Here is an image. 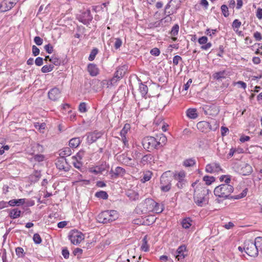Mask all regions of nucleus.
<instances>
[{
    "label": "nucleus",
    "instance_id": "obj_56",
    "mask_svg": "<svg viewBox=\"0 0 262 262\" xmlns=\"http://www.w3.org/2000/svg\"><path fill=\"white\" fill-rule=\"evenodd\" d=\"M160 53V50L157 48H155L151 49L150 51V54L152 55H154L156 56L159 55Z\"/></svg>",
    "mask_w": 262,
    "mask_h": 262
},
{
    "label": "nucleus",
    "instance_id": "obj_59",
    "mask_svg": "<svg viewBox=\"0 0 262 262\" xmlns=\"http://www.w3.org/2000/svg\"><path fill=\"white\" fill-rule=\"evenodd\" d=\"M39 49L35 45L32 46V53L34 56H36L39 54Z\"/></svg>",
    "mask_w": 262,
    "mask_h": 262
},
{
    "label": "nucleus",
    "instance_id": "obj_30",
    "mask_svg": "<svg viewBox=\"0 0 262 262\" xmlns=\"http://www.w3.org/2000/svg\"><path fill=\"white\" fill-rule=\"evenodd\" d=\"M209 122L207 121H201L198 123L196 126L197 128L200 129L201 132H204V128L206 129L208 128V126H209Z\"/></svg>",
    "mask_w": 262,
    "mask_h": 262
},
{
    "label": "nucleus",
    "instance_id": "obj_14",
    "mask_svg": "<svg viewBox=\"0 0 262 262\" xmlns=\"http://www.w3.org/2000/svg\"><path fill=\"white\" fill-rule=\"evenodd\" d=\"M118 159L121 161L122 164H125L130 167H134L135 165V160H133L132 158L127 157L124 154L118 157Z\"/></svg>",
    "mask_w": 262,
    "mask_h": 262
},
{
    "label": "nucleus",
    "instance_id": "obj_25",
    "mask_svg": "<svg viewBox=\"0 0 262 262\" xmlns=\"http://www.w3.org/2000/svg\"><path fill=\"white\" fill-rule=\"evenodd\" d=\"M21 211L17 208H14L10 211L9 215L12 219H15L20 216Z\"/></svg>",
    "mask_w": 262,
    "mask_h": 262
},
{
    "label": "nucleus",
    "instance_id": "obj_28",
    "mask_svg": "<svg viewBox=\"0 0 262 262\" xmlns=\"http://www.w3.org/2000/svg\"><path fill=\"white\" fill-rule=\"evenodd\" d=\"M80 143V139L79 138H74L69 141V146L70 147L76 148Z\"/></svg>",
    "mask_w": 262,
    "mask_h": 262
},
{
    "label": "nucleus",
    "instance_id": "obj_23",
    "mask_svg": "<svg viewBox=\"0 0 262 262\" xmlns=\"http://www.w3.org/2000/svg\"><path fill=\"white\" fill-rule=\"evenodd\" d=\"M154 157L151 154H147L142 157L140 162L145 165L148 163H151L154 161Z\"/></svg>",
    "mask_w": 262,
    "mask_h": 262
},
{
    "label": "nucleus",
    "instance_id": "obj_11",
    "mask_svg": "<svg viewBox=\"0 0 262 262\" xmlns=\"http://www.w3.org/2000/svg\"><path fill=\"white\" fill-rule=\"evenodd\" d=\"M56 167L60 170H64L65 171H68L69 165L64 157H59L57 159L56 162Z\"/></svg>",
    "mask_w": 262,
    "mask_h": 262
},
{
    "label": "nucleus",
    "instance_id": "obj_47",
    "mask_svg": "<svg viewBox=\"0 0 262 262\" xmlns=\"http://www.w3.org/2000/svg\"><path fill=\"white\" fill-rule=\"evenodd\" d=\"M33 239L34 242L36 244H39L42 242L41 238L40 236L39 235V234L38 233H35L34 234Z\"/></svg>",
    "mask_w": 262,
    "mask_h": 262
},
{
    "label": "nucleus",
    "instance_id": "obj_46",
    "mask_svg": "<svg viewBox=\"0 0 262 262\" xmlns=\"http://www.w3.org/2000/svg\"><path fill=\"white\" fill-rule=\"evenodd\" d=\"M16 254L19 257H23L25 256L24 249L20 247H17L15 249Z\"/></svg>",
    "mask_w": 262,
    "mask_h": 262
},
{
    "label": "nucleus",
    "instance_id": "obj_50",
    "mask_svg": "<svg viewBox=\"0 0 262 262\" xmlns=\"http://www.w3.org/2000/svg\"><path fill=\"white\" fill-rule=\"evenodd\" d=\"M221 10L224 16L227 17L229 16L228 8L226 5H223L221 6Z\"/></svg>",
    "mask_w": 262,
    "mask_h": 262
},
{
    "label": "nucleus",
    "instance_id": "obj_3",
    "mask_svg": "<svg viewBox=\"0 0 262 262\" xmlns=\"http://www.w3.org/2000/svg\"><path fill=\"white\" fill-rule=\"evenodd\" d=\"M199 190L195 191L194 201L199 206L202 207L208 203V198L207 195L209 193L210 190L206 188H203L200 192H199Z\"/></svg>",
    "mask_w": 262,
    "mask_h": 262
},
{
    "label": "nucleus",
    "instance_id": "obj_62",
    "mask_svg": "<svg viewBox=\"0 0 262 262\" xmlns=\"http://www.w3.org/2000/svg\"><path fill=\"white\" fill-rule=\"evenodd\" d=\"M217 32L216 29H212L210 30L209 29H208L206 30L205 33L210 36H211L212 35H214L215 34V33Z\"/></svg>",
    "mask_w": 262,
    "mask_h": 262
},
{
    "label": "nucleus",
    "instance_id": "obj_64",
    "mask_svg": "<svg viewBox=\"0 0 262 262\" xmlns=\"http://www.w3.org/2000/svg\"><path fill=\"white\" fill-rule=\"evenodd\" d=\"M256 17L259 19H261L262 18V9L258 8L257 10L256 14Z\"/></svg>",
    "mask_w": 262,
    "mask_h": 262
},
{
    "label": "nucleus",
    "instance_id": "obj_12",
    "mask_svg": "<svg viewBox=\"0 0 262 262\" xmlns=\"http://www.w3.org/2000/svg\"><path fill=\"white\" fill-rule=\"evenodd\" d=\"M102 134L101 132H90L86 134L87 136V142L89 144H91L95 141H97V139L100 138Z\"/></svg>",
    "mask_w": 262,
    "mask_h": 262
},
{
    "label": "nucleus",
    "instance_id": "obj_29",
    "mask_svg": "<svg viewBox=\"0 0 262 262\" xmlns=\"http://www.w3.org/2000/svg\"><path fill=\"white\" fill-rule=\"evenodd\" d=\"M192 220L189 217H186L181 222V224L183 228L188 229L191 226Z\"/></svg>",
    "mask_w": 262,
    "mask_h": 262
},
{
    "label": "nucleus",
    "instance_id": "obj_61",
    "mask_svg": "<svg viewBox=\"0 0 262 262\" xmlns=\"http://www.w3.org/2000/svg\"><path fill=\"white\" fill-rule=\"evenodd\" d=\"M182 58L179 55H176L173 58V63L174 65H178L179 61L182 60Z\"/></svg>",
    "mask_w": 262,
    "mask_h": 262
},
{
    "label": "nucleus",
    "instance_id": "obj_33",
    "mask_svg": "<svg viewBox=\"0 0 262 262\" xmlns=\"http://www.w3.org/2000/svg\"><path fill=\"white\" fill-rule=\"evenodd\" d=\"M139 91L142 97H145L148 92L147 85L141 83L139 85Z\"/></svg>",
    "mask_w": 262,
    "mask_h": 262
},
{
    "label": "nucleus",
    "instance_id": "obj_24",
    "mask_svg": "<svg viewBox=\"0 0 262 262\" xmlns=\"http://www.w3.org/2000/svg\"><path fill=\"white\" fill-rule=\"evenodd\" d=\"M226 77V73L225 71H220L214 73L212 75V77L214 79L217 80H222V79L225 78Z\"/></svg>",
    "mask_w": 262,
    "mask_h": 262
},
{
    "label": "nucleus",
    "instance_id": "obj_44",
    "mask_svg": "<svg viewBox=\"0 0 262 262\" xmlns=\"http://www.w3.org/2000/svg\"><path fill=\"white\" fill-rule=\"evenodd\" d=\"M98 50L97 48L93 49L91 51V53L89 55V60L90 61H93L95 59L96 55L98 53Z\"/></svg>",
    "mask_w": 262,
    "mask_h": 262
},
{
    "label": "nucleus",
    "instance_id": "obj_49",
    "mask_svg": "<svg viewBox=\"0 0 262 262\" xmlns=\"http://www.w3.org/2000/svg\"><path fill=\"white\" fill-rule=\"evenodd\" d=\"M46 124L45 123H39L38 122L34 124V127L41 131L42 129H44L46 128Z\"/></svg>",
    "mask_w": 262,
    "mask_h": 262
},
{
    "label": "nucleus",
    "instance_id": "obj_1",
    "mask_svg": "<svg viewBox=\"0 0 262 262\" xmlns=\"http://www.w3.org/2000/svg\"><path fill=\"white\" fill-rule=\"evenodd\" d=\"M234 188L232 185L228 184H222L214 188V194L217 197L226 199L229 198Z\"/></svg>",
    "mask_w": 262,
    "mask_h": 262
},
{
    "label": "nucleus",
    "instance_id": "obj_4",
    "mask_svg": "<svg viewBox=\"0 0 262 262\" xmlns=\"http://www.w3.org/2000/svg\"><path fill=\"white\" fill-rule=\"evenodd\" d=\"M172 179V173L170 171H166L162 174L160 178V188L162 191L167 192L170 190Z\"/></svg>",
    "mask_w": 262,
    "mask_h": 262
},
{
    "label": "nucleus",
    "instance_id": "obj_31",
    "mask_svg": "<svg viewBox=\"0 0 262 262\" xmlns=\"http://www.w3.org/2000/svg\"><path fill=\"white\" fill-rule=\"evenodd\" d=\"M209 126H208V128L210 130H215L219 127V122L215 120H211L210 122H209Z\"/></svg>",
    "mask_w": 262,
    "mask_h": 262
},
{
    "label": "nucleus",
    "instance_id": "obj_58",
    "mask_svg": "<svg viewBox=\"0 0 262 262\" xmlns=\"http://www.w3.org/2000/svg\"><path fill=\"white\" fill-rule=\"evenodd\" d=\"M74 161H73V164L74 166L78 169H80L82 165V164L78 161V160H74Z\"/></svg>",
    "mask_w": 262,
    "mask_h": 262
},
{
    "label": "nucleus",
    "instance_id": "obj_55",
    "mask_svg": "<svg viewBox=\"0 0 262 262\" xmlns=\"http://www.w3.org/2000/svg\"><path fill=\"white\" fill-rule=\"evenodd\" d=\"M34 41L37 46L41 45L43 42L42 39L39 36L35 37L34 38Z\"/></svg>",
    "mask_w": 262,
    "mask_h": 262
},
{
    "label": "nucleus",
    "instance_id": "obj_43",
    "mask_svg": "<svg viewBox=\"0 0 262 262\" xmlns=\"http://www.w3.org/2000/svg\"><path fill=\"white\" fill-rule=\"evenodd\" d=\"M50 61L55 66H59L61 64V60L55 56L51 57Z\"/></svg>",
    "mask_w": 262,
    "mask_h": 262
},
{
    "label": "nucleus",
    "instance_id": "obj_51",
    "mask_svg": "<svg viewBox=\"0 0 262 262\" xmlns=\"http://www.w3.org/2000/svg\"><path fill=\"white\" fill-rule=\"evenodd\" d=\"M79 111L81 113H85L87 111L86 104L85 102H81L79 105Z\"/></svg>",
    "mask_w": 262,
    "mask_h": 262
},
{
    "label": "nucleus",
    "instance_id": "obj_54",
    "mask_svg": "<svg viewBox=\"0 0 262 262\" xmlns=\"http://www.w3.org/2000/svg\"><path fill=\"white\" fill-rule=\"evenodd\" d=\"M34 160L38 162H41L44 160L45 156L43 155H35L34 157Z\"/></svg>",
    "mask_w": 262,
    "mask_h": 262
},
{
    "label": "nucleus",
    "instance_id": "obj_19",
    "mask_svg": "<svg viewBox=\"0 0 262 262\" xmlns=\"http://www.w3.org/2000/svg\"><path fill=\"white\" fill-rule=\"evenodd\" d=\"M157 142L158 144V148L160 147L163 146L166 144L167 142V138L163 134H160L157 136Z\"/></svg>",
    "mask_w": 262,
    "mask_h": 262
},
{
    "label": "nucleus",
    "instance_id": "obj_34",
    "mask_svg": "<svg viewBox=\"0 0 262 262\" xmlns=\"http://www.w3.org/2000/svg\"><path fill=\"white\" fill-rule=\"evenodd\" d=\"M71 155V150L70 147H66L62 149L60 151L59 155L60 157H64L65 156H69Z\"/></svg>",
    "mask_w": 262,
    "mask_h": 262
},
{
    "label": "nucleus",
    "instance_id": "obj_48",
    "mask_svg": "<svg viewBox=\"0 0 262 262\" xmlns=\"http://www.w3.org/2000/svg\"><path fill=\"white\" fill-rule=\"evenodd\" d=\"M130 129V126L129 124H126L124 127L121 129L120 132V135L121 136H126V134H127V132Z\"/></svg>",
    "mask_w": 262,
    "mask_h": 262
},
{
    "label": "nucleus",
    "instance_id": "obj_20",
    "mask_svg": "<svg viewBox=\"0 0 262 262\" xmlns=\"http://www.w3.org/2000/svg\"><path fill=\"white\" fill-rule=\"evenodd\" d=\"M106 165L105 164H102L100 166H96L95 168H91L90 171L96 174L101 173L106 169Z\"/></svg>",
    "mask_w": 262,
    "mask_h": 262
},
{
    "label": "nucleus",
    "instance_id": "obj_15",
    "mask_svg": "<svg viewBox=\"0 0 262 262\" xmlns=\"http://www.w3.org/2000/svg\"><path fill=\"white\" fill-rule=\"evenodd\" d=\"M186 247L185 245H182L180 246L177 251L176 254V258L178 259L179 261H182L184 259L186 255Z\"/></svg>",
    "mask_w": 262,
    "mask_h": 262
},
{
    "label": "nucleus",
    "instance_id": "obj_42",
    "mask_svg": "<svg viewBox=\"0 0 262 262\" xmlns=\"http://www.w3.org/2000/svg\"><path fill=\"white\" fill-rule=\"evenodd\" d=\"M54 67L52 64L50 65H45L43 66L41 68V72L42 73H47L52 71Z\"/></svg>",
    "mask_w": 262,
    "mask_h": 262
},
{
    "label": "nucleus",
    "instance_id": "obj_57",
    "mask_svg": "<svg viewBox=\"0 0 262 262\" xmlns=\"http://www.w3.org/2000/svg\"><path fill=\"white\" fill-rule=\"evenodd\" d=\"M207 41L208 38L206 36H202L198 40V42L200 45H204L207 42Z\"/></svg>",
    "mask_w": 262,
    "mask_h": 262
},
{
    "label": "nucleus",
    "instance_id": "obj_8",
    "mask_svg": "<svg viewBox=\"0 0 262 262\" xmlns=\"http://www.w3.org/2000/svg\"><path fill=\"white\" fill-rule=\"evenodd\" d=\"M19 0H4L1 5L0 9L2 12H6L11 9Z\"/></svg>",
    "mask_w": 262,
    "mask_h": 262
},
{
    "label": "nucleus",
    "instance_id": "obj_18",
    "mask_svg": "<svg viewBox=\"0 0 262 262\" xmlns=\"http://www.w3.org/2000/svg\"><path fill=\"white\" fill-rule=\"evenodd\" d=\"M88 71L92 76H95L99 73V69L96 64L93 63L89 64L88 66Z\"/></svg>",
    "mask_w": 262,
    "mask_h": 262
},
{
    "label": "nucleus",
    "instance_id": "obj_2",
    "mask_svg": "<svg viewBox=\"0 0 262 262\" xmlns=\"http://www.w3.org/2000/svg\"><path fill=\"white\" fill-rule=\"evenodd\" d=\"M118 218V214L117 211L111 210L100 213L97 217V220L100 223L107 224L115 221Z\"/></svg>",
    "mask_w": 262,
    "mask_h": 262
},
{
    "label": "nucleus",
    "instance_id": "obj_13",
    "mask_svg": "<svg viewBox=\"0 0 262 262\" xmlns=\"http://www.w3.org/2000/svg\"><path fill=\"white\" fill-rule=\"evenodd\" d=\"M61 95L59 89L56 87L53 88L48 92V97L53 101H57Z\"/></svg>",
    "mask_w": 262,
    "mask_h": 262
},
{
    "label": "nucleus",
    "instance_id": "obj_32",
    "mask_svg": "<svg viewBox=\"0 0 262 262\" xmlns=\"http://www.w3.org/2000/svg\"><path fill=\"white\" fill-rule=\"evenodd\" d=\"M164 206L163 204H159V203L156 202V205L154 206V208L153 209L152 212L156 213H161L164 210Z\"/></svg>",
    "mask_w": 262,
    "mask_h": 262
},
{
    "label": "nucleus",
    "instance_id": "obj_27",
    "mask_svg": "<svg viewBox=\"0 0 262 262\" xmlns=\"http://www.w3.org/2000/svg\"><path fill=\"white\" fill-rule=\"evenodd\" d=\"M186 176V173L184 171H181L178 173H176L172 177L178 181L182 182L185 181L184 178Z\"/></svg>",
    "mask_w": 262,
    "mask_h": 262
},
{
    "label": "nucleus",
    "instance_id": "obj_10",
    "mask_svg": "<svg viewBox=\"0 0 262 262\" xmlns=\"http://www.w3.org/2000/svg\"><path fill=\"white\" fill-rule=\"evenodd\" d=\"M205 170L207 172L212 173L222 171L223 169L219 163L213 162L207 164L206 166Z\"/></svg>",
    "mask_w": 262,
    "mask_h": 262
},
{
    "label": "nucleus",
    "instance_id": "obj_9",
    "mask_svg": "<svg viewBox=\"0 0 262 262\" xmlns=\"http://www.w3.org/2000/svg\"><path fill=\"white\" fill-rule=\"evenodd\" d=\"M70 239L72 244L77 245L84 239V235L81 232L74 231L70 235Z\"/></svg>",
    "mask_w": 262,
    "mask_h": 262
},
{
    "label": "nucleus",
    "instance_id": "obj_6",
    "mask_svg": "<svg viewBox=\"0 0 262 262\" xmlns=\"http://www.w3.org/2000/svg\"><path fill=\"white\" fill-rule=\"evenodd\" d=\"M244 249L245 252L251 257H256L258 254V249L252 241L248 240L245 242Z\"/></svg>",
    "mask_w": 262,
    "mask_h": 262
},
{
    "label": "nucleus",
    "instance_id": "obj_40",
    "mask_svg": "<svg viewBox=\"0 0 262 262\" xmlns=\"http://www.w3.org/2000/svg\"><path fill=\"white\" fill-rule=\"evenodd\" d=\"M220 180L224 182V184H229L231 182V177L229 175H223L220 177Z\"/></svg>",
    "mask_w": 262,
    "mask_h": 262
},
{
    "label": "nucleus",
    "instance_id": "obj_63",
    "mask_svg": "<svg viewBox=\"0 0 262 262\" xmlns=\"http://www.w3.org/2000/svg\"><path fill=\"white\" fill-rule=\"evenodd\" d=\"M35 63L36 66H40L43 64V59L41 57H38L35 60Z\"/></svg>",
    "mask_w": 262,
    "mask_h": 262
},
{
    "label": "nucleus",
    "instance_id": "obj_26",
    "mask_svg": "<svg viewBox=\"0 0 262 262\" xmlns=\"http://www.w3.org/2000/svg\"><path fill=\"white\" fill-rule=\"evenodd\" d=\"M186 115L190 119H195L198 117V115L196 113V110L195 108H189L186 112Z\"/></svg>",
    "mask_w": 262,
    "mask_h": 262
},
{
    "label": "nucleus",
    "instance_id": "obj_41",
    "mask_svg": "<svg viewBox=\"0 0 262 262\" xmlns=\"http://www.w3.org/2000/svg\"><path fill=\"white\" fill-rule=\"evenodd\" d=\"M203 180L207 185H209L215 181V179L212 176H205L203 177Z\"/></svg>",
    "mask_w": 262,
    "mask_h": 262
},
{
    "label": "nucleus",
    "instance_id": "obj_16",
    "mask_svg": "<svg viewBox=\"0 0 262 262\" xmlns=\"http://www.w3.org/2000/svg\"><path fill=\"white\" fill-rule=\"evenodd\" d=\"M144 205L146 208V211L152 212L154 206L156 205V202L151 199H146L144 201Z\"/></svg>",
    "mask_w": 262,
    "mask_h": 262
},
{
    "label": "nucleus",
    "instance_id": "obj_5",
    "mask_svg": "<svg viewBox=\"0 0 262 262\" xmlns=\"http://www.w3.org/2000/svg\"><path fill=\"white\" fill-rule=\"evenodd\" d=\"M142 145L144 149L151 151L155 149H158L157 139L154 137L147 136L142 140Z\"/></svg>",
    "mask_w": 262,
    "mask_h": 262
},
{
    "label": "nucleus",
    "instance_id": "obj_21",
    "mask_svg": "<svg viewBox=\"0 0 262 262\" xmlns=\"http://www.w3.org/2000/svg\"><path fill=\"white\" fill-rule=\"evenodd\" d=\"M252 172V167L248 164H245L241 168V172L244 176L250 174Z\"/></svg>",
    "mask_w": 262,
    "mask_h": 262
},
{
    "label": "nucleus",
    "instance_id": "obj_37",
    "mask_svg": "<svg viewBox=\"0 0 262 262\" xmlns=\"http://www.w3.org/2000/svg\"><path fill=\"white\" fill-rule=\"evenodd\" d=\"M254 244H255V246H256L257 249H258V251H260L262 250V237H257L255 241L253 242Z\"/></svg>",
    "mask_w": 262,
    "mask_h": 262
},
{
    "label": "nucleus",
    "instance_id": "obj_45",
    "mask_svg": "<svg viewBox=\"0 0 262 262\" xmlns=\"http://www.w3.org/2000/svg\"><path fill=\"white\" fill-rule=\"evenodd\" d=\"M247 190L246 189L243 191V192L238 195L231 196V198L233 199H239L245 197L247 195Z\"/></svg>",
    "mask_w": 262,
    "mask_h": 262
},
{
    "label": "nucleus",
    "instance_id": "obj_7",
    "mask_svg": "<svg viewBox=\"0 0 262 262\" xmlns=\"http://www.w3.org/2000/svg\"><path fill=\"white\" fill-rule=\"evenodd\" d=\"M78 19L84 25H89L93 19V16L91 14L90 9L83 10L81 14L77 16Z\"/></svg>",
    "mask_w": 262,
    "mask_h": 262
},
{
    "label": "nucleus",
    "instance_id": "obj_38",
    "mask_svg": "<svg viewBox=\"0 0 262 262\" xmlns=\"http://www.w3.org/2000/svg\"><path fill=\"white\" fill-rule=\"evenodd\" d=\"M141 249L142 250L147 252L148 251V246L147 245V236H145L142 239V245L141 246Z\"/></svg>",
    "mask_w": 262,
    "mask_h": 262
},
{
    "label": "nucleus",
    "instance_id": "obj_53",
    "mask_svg": "<svg viewBox=\"0 0 262 262\" xmlns=\"http://www.w3.org/2000/svg\"><path fill=\"white\" fill-rule=\"evenodd\" d=\"M122 41L121 39L117 38H115V48L116 49H119L122 45Z\"/></svg>",
    "mask_w": 262,
    "mask_h": 262
},
{
    "label": "nucleus",
    "instance_id": "obj_22",
    "mask_svg": "<svg viewBox=\"0 0 262 262\" xmlns=\"http://www.w3.org/2000/svg\"><path fill=\"white\" fill-rule=\"evenodd\" d=\"M125 73L122 68H119L115 74V76L112 79V83L117 81L123 77Z\"/></svg>",
    "mask_w": 262,
    "mask_h": 262
},
{
    "label": "nucleus",
    "instance_id": "obj_35",
    "mask_svg": "<svg viewBox=\"0 0 262 262\" xmlns=\"http://www.w3.org/2000/svg\"><path fill=\"white\" fill-rule=\"evenodd\" d=\"M95 196L98 198L102 199L103 200L107 199L108 196L106 192L104 191H100L97 192L95 193Z\"/></svg>",
    "mask_w": 262,
    "mask_h": 262
},
{
    "label": "nucleus",
    "instance_id": "obj_39",
    "mask_svg": "<svg viewBox=\"0 0 262 262\" xmlns=\"http://www.w3.org/2000/svg\"><path fill=\"white\" fill-rule=\"evenodd\" d=\"M179 31V26L178 24L174 25L171 29L170 32V35L172 36H176L178 35Z\"/></svg>",
    "mask_w": 262,
    "mask_h": 262
},
{
    "label": "nucleus",
    "instance_id": "obj_60",
    "mask_svg": "<svg viewBox=\"0 0 262 262\" xmlns=\"http://www.w3.org/2000/svg\"><path fill=\"white\" fill-rule=\"evenodd\" d=\"M241 25V22L238 19H235L232 24V27L234 29L238 28Z\"/></svg>",
    "mask_w": 262,
    "mask_h": 262
},
{
    "label": "nucleus",
    "instance_id": "obj_36",
    "mask_svg": "<svg viewBox=\"0 0 262 262\" xmlns=\"http://www.w3.org/2000/svg\"><path fill=\"white\" fill-rule=\"evenodd\" d=\"M195 164V160L193 158L186 159L183 162V165L185 167H191Z\"/></svg>",
    "mask_w": 262,
    "mask_h": 262
},
{
    "label": "nucleus",
    "instance_id": "obj_52",
    "mask_svg": "<svg viewBox=\"0 0 262 262\" xmlns=\"http://www.w3.org/2000/svg\"><path fill=\"white\" fill-rule=\"evenodd\" d=\"M44 49L45 51L49 54H51L53 52V47L50 43L45 46Z\"/></svg>",
    "mask_w": 262,
    "mask_h": 262
},
{
    "label": "nucleus",
    "instance_id": "obj_17",
    "mask_svg": "<svg viewBox=\"0 0 262 262\" xmlns=\"http://www.w3.org/2000/svg\"><path fill=\"white\" fill-rule=\"evenodd\" d=\"M125 169L121 167H117L115 170L111 169L110 171V173H112V177H115V178L118 177H123L125 173Z\"/></svg>",
    "mask_w": 262,
    "mask_h": 262
}]
</instances>
